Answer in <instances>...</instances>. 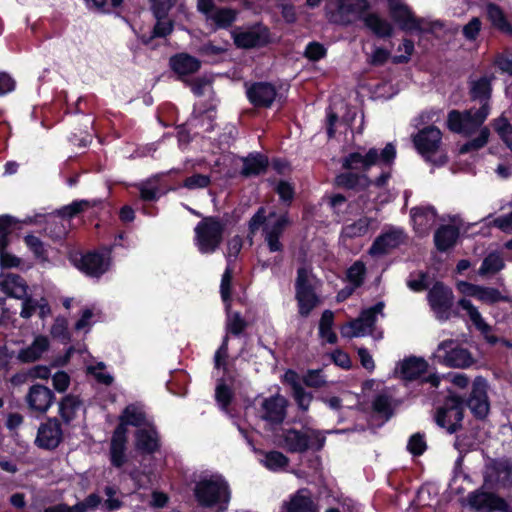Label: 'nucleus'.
<instances>
[{"instance_id":"obj_1","label":"nucleus","mask_w":512,"mask_h":512,"mask_svg":"<svg viewBox=\"0 0 512 512\" xmlns=\"http://www.w3.org/2000/svg\"><path fill=\"white\" fill-rule=\"evenodd\" d=\"M194 496L203 508L225 511L231 499V490L225 478L216 474L198 481L194 487Z\"/></svg>"},{"instance_id":"obj_2","label":"nucleus","mask_w":512,"mask_h":512,"mask_svg":"<svg viewBox=\"0 0 512 512\" xmlns=\"http://www.w3.org/2000/svg\"><path fill=\"white\" fill-rule=\"evenodd\" d=\"M280 447L290 453H304L308 450H320L325 444V435L311 427L284 428L276 435Z\"/></svg>"},{"instance_id":"obj_3","label":"nucleus","mask_w":512,"mask_h":512,"mask_svg":"<svg viewBox=\"0 0 512 512\" xmlns=\"http://www.w3.org/2000/svg\"><path fill=\"white\" fill-rule=\"evenodd\" d=\"M263 227L264 241L270 252H282L283 244L280 241L286 227L289 225V219L286 214L276 216L275 213H270L266 216L265 209L259 208L249 221V230L254 234L260 226Z\"/></svg>"},{"instance_id":"obj_4","label":"nucleus","mask_w":512,"mask_h":512,"mask_svg":"<svg viewBox=\"0 0 512 512\" xmlns=\"http://www.w3.org/2000/svg\"><path fill=\"white\" fill-rule=\"evenodd\" d=\"M319 286L320 280L314 275L312 269L303 266L297 270L295 299L300 316L308 317L312 310L321 304V298L317 293Z\"/></svg>"},{"instance_id":"obj_5","label":"nucleus","mask_w":512,"mask_h":512,"mask_svg":"<svg viewBox=\"0 0 512 512\" xmlns=\"http://www.w3.org/2000/svg\"><path fill=\"white\" fill-rule=\"evenodd\" d=\"M396 157V149L392 143H388L382 151L376 148L369 149L366 153L353 152L343 160V167L349 170L366 171L373 165L390 167Z\"/></svg>"},{"instance_id":"obj_6","label":"nucleus","mask_w":512,"mask_h":512,"mask_svg":"<svg viewBox=\"0 0 512 512\" xmlns=\"http://www.w3.org/2000/svg\"><path fill=\"white\" fill-rule=\"evenodd\" d=\"M224 224L215 217L203 218L194 228V243L202 254L214 253L223 240Z\"/></svg>"},{"instance_id":"obj_7","label":"nucleus","mask_w":512,"mask_h":512,"mask_svg":"<svg viewBox=\"0 0 512 512\" xmlns=\"http://www.w3.org/2000/svg\"><path fill=\"white\" fill-rule=\"evenodd\" d=\"M490 105L480 106V108H470L463 112L452 110L448 113V128L456 133L471 135L476 132L486 121L490 114Z\"/></svg>"},{"instance_id":"obj_8","label":"nucleus","mask_w":512,"mask_h":512,"mask_svg":"<svg viewBox=\"0 0 512 512\" xmlns=\"http://www.w3.org/2000/svg\"><path fill=\"white\" fill-rule=\"evenodd\" d=\"M434 358L437 362L454 368H467L475 362L471 352L452 339L439 343Z\"/></svg>"},{"instance_id":"obj_9","label":"nucleus","mask_w":512,"mask_h":512,"mask_svg":"<svg viewBox=\"0 0 512 512\" xmlns=\"http://www.w3.org/2000/svg\"><path fill=\"white\" fill-rule=\"evenodd\" d=\"M383 310V302H378L374 306L364 309L358 318L341 327V335L345 338H354L371 334L378 316H384Z\"/></svg>"},{"instance_id":"obj_10","label":"nucleus","mask_w":512,"mask_h":512,"mask_svg":"<svg viewBox=\"0 0 512 512\" xmlns=\"http://www.w3.org/2000/svg\"><path fill=\"white\" fill-rule=\"evenodd\" d=\"M427 300L438 320L446 321L451 317L454 295L449 287L442 283L434 284L427 294Z\"/></svg>"},{"instance_id":"obj_11","label":"nucleus","mask_w":512,"mask_h":512,"mask_svg":"<svg viewBox=\"0 0 512 512\" xmlns=\"http://www.w3.org/2000/svg\"><path fill=\"white\" fill-rule=\"evenodd\" d=\"M369 9L367 0H341L334 13V21L347 25L361 19Z\"/></svg>"},{"instance_id":"obj_12","label":"nucleus","mask_w":512,"mask_h":512,"mask_svg":"<svg viewBox=\"0 0 512 512\" xmlns=\"http://www.w3.org/2000/svg\"><path fill=\"white\" fill-rule=\"evenodd\" d=\"M412 140L417 151L426 158H429L430 155L439 149L442 133L437 127L428 126L419 130Z\"/></svg>"},{"instance_id":"obj_13","label":"nucleus","mask_w":512,"mask_h":512,"mask_svg":"<svg viewBox=\"0 0 512 512\" xmlns=\"http://www.w3.org/2000/svg\"><path fill=\"white\" fill-rule=\"evenodd\" d=\"M487 392V381L482 377H477L473 382L471 395L468 399V407L478 418L486 417L489 412L490 403Z\"/></svg>"},{"instance_id":"obj_14","label":"nucleus","mask_w":512,"mask_h":512,"mask_svg":"<svg viewBox=\"0 0 512 512\" xmlns=\"http://www.w3.org/2000/svg\"><path fill=\"white\" fill-rule=\"evenodd\" d=\"M75 266L88 276L99 277L108 270L110 260L107 256L90 252L73 259Z\"/></svg>"},{"instance_id":"obj_15","label":"nucleus","mask_w":512,"mask_h":512,"mask_svg":"<svg viewBox=\"0 0 512 512\" xmlns=\"http://www.w3.org/2000/svg\"><path fill=\"white\" fill-rule=\"evenodd\" d=\"M287 400L284 396L274 395L263 400L261 418L270 424H280L286 418Z\"/></svg>"},{"instance_id":"obj_16","label":"nucleus","mask_w":512,"mask_h":512,"mask_svg":"<svg viewBox=\"0 0 512 512\" xmlns=\"http://www.w3.org/2000/svg\"><path fill=\"white\" fill-rule=\"evenodd\" d=\"M234 43L240 48L261 46L267 41V32L260 26L236 28L232 31Z\"/></svg>"},{"instance_id":"obj_17","label":"nucleus","mask_w":512,"mask_h":512,"mask_svg":"<svg viewBox=\"0 0 512 512\" xmlns=\"http://www.w3.org/2000/svg\"><path fill=\"white\" fill-rule=\"evenodd\" d=\"M458 305L466 311L472 324L480 331L489 344L495 345L499 341L498 337L491 334V326L485 322L478 308L469 299L461 298L458 301Z\"/></svg>"},{"instance_id":"obj_18","label":"nucleus","mask_w":512,"mask_h":512,"mask_svg":"<svg viewBox=\"0 0 512 512\" xmlns=\"http://www.w3.org/2000/svg\"><path fill=\"white\" fill-rule=\"evenodd\" d=\"M462 419V407L460 403L455 401H452L451 403L447 402L437 411L436 415L437 424L442 428L447 429V431L450 433L456 431Z\"/></svg>"},{"instance_id":"obj_19","label":"nucleus","mask_w":512,"mask_h":512,"mask_svg":"<svg viewBox=\"0 0 512 512\" xmlns=\"http://www.w3.org/2000/svg\"><path fill=\"white\" fill-rule=\"evenodd\" d=\"M54 400L53 392L42 385H33L26 396L29 408L33 411L45 413Z\"/></svg>"},{"instance_id":"obj_20","label":"nucleus","mask_w":512,"mask_h":512,"mask_svg":"<svg viewBox=\"0 0 512 512\" xmlns=\"http://www.w3.org/2000/svg\"><path fill=\"white\" fill-rule=\"evenodd\" d=\"M61 439L60 423L56 419H50L38 429L36 443L39 447L52 449L59 445Z\"/></svg>"},{"instance_id":"obj_21","label":"nucleus","mask_w":512,"mask_h":512,"mask_svg":"<svg viewBox=\"0 0 512 512\" xmlns=\"http://www.w3.org/2000/svg\"><path fill=\"white\" fill-rule=\"evenodd\" d=\"M388 7L392 18L402 29L416 30L420 28L419 21L401 0H388Z\"/></svg>"},{"instance_id":"obj_22","label":"nucleus","mask_w":512,"mask_h":512,"mask_svg":"<svg viewBox=\"0 0 512 512\" xmlns=\"http://www.w3.org/2000/svg\"><path fill=\"white\" fill-rule=\"evenodd\" d=\"M247 97L258 107H269L276 97V89L270 83H254L247 89Z\"/></svg>"},{"instance_id":"obj_23","label":"nucleus","mask_w":512,"mask_h":512,"mask_svg":"<svg viewBox=\"0 0 512 512\" xmlns=\"http://www.w3.org/2000/svg\"><path fill=\"white\" fill-rule=\"evenodd\" d=\"M415 231L426 235L436 223V212L431 206L414 207L410 211Z\"/></svg>"},{"instance_id":"obj_24","label":"nucleus","mask_w":512,"mask_h":512,"mask_svg":"<svg viewBox=\"0 0 512 512\" xmlns=\"http://www.w3.org/2000/svg\"><path fill=\"white\" fill-rule=\"evenodd\" d=\"M404 241L401 230L391 229L378 236L369 249L371 255L385 254L389 250L398 247Z\"/></svg>"},{"instance_id":"obj_25","label":"nucleus","mask_w":512,"mask_h":512,"mask_svg":"<svg viewBox=\"0 0 512 512\" xmlns=\"http://www.w3.org/2000/svg\"><path fill=\"white\" fill-rule=\"evenodd\" d=\"M390 178V171H383L381 175L374 181L370 182L365 175H358L352 172L341 174L337 177V183L347 188L366 187L373 184L376 187H383Z\"/></svg>"},{"instance_id":"obj_26","label":"nucleus","mask_w":512,"mask_h":512,"mask_svg":"<svg viewBox=\"0 0 512 512\" xmlns=\"http://www.w3.org/2000/svg\"><path fill=\"white\" fill-rule=\"evenodd\" d=\"M364 26L375 36L379 38H389L393 35L392 24L377 13L367 12L363 16Z\"/></svg>"},{"instance_id":"obj_27","label":"nucleus","mask_w":512,"mask_h":512,"mask_svg":"<svg viewBox=\"0 0 512 512\" xmlns=\"http://www.w3.org/2000/svg\"><path fill=\"white\" fill-rule=\"evenodd\" d=\"M49 348V340L46 336L39 335L27 347L18 352L17 359L23 363H31L39 360Z\"/></svg>"},{"instance_id":"obj_28","label":"nucleus","mask_w":512,"mask_h":512,"mask_svg":"<svg viewBox=\"0 0 512 512\" xmlns=\"http://www.w3.org/2000/svg\"><path fill=\"white\" fill-rule=\"evenodd\" d=\"M0 288L8 296L18 299L24 298L27 293V284L24 279L13 273L0 275Z\"/></svg>"},{"instance_id":"obj_29","label":"nucleus","mask_w":512,"mask_h":512,"mask_svg":"<svg viewBox=\"0 0 512 512\" xmlns=\"http://www.w3.org/2000/svg\"><path fill=\"white\" fill-rule=\"evenodd\" d=\"M147 426L148 428L136 432V448L143 453L151 454L159 448V436L150 424Z\"/></svg>"},{"instance_id":"obj_30","label":"nucleus","mask_w":512,"mask_h":512,"mask_svg":"<svg viewBox=\"0 0 512 512\" xmlns=\"http://www.w3.org/2000/svg\"><path fill=\"white\" fill-rule=\"evenodd\" d=\"M126 431L122 427H117L114 431L111 440V462L116 467H121L125 462V447H126Z\"/></svg>"},{"instance_id":"obj_31","label":"nucleus","mask_w":512,"mask_h":512,"mask_svg":"<svg viewBox=\"0 0 512 512\" xmlns=\"http://www.w3.org/2000/svg\"><path fill=\"white\" fill-rule=\"evenodd\" d=\"M127 425L136 427L149 425L146 420V414L141 405L131 404L124 409L122 415L120 416V423L118 427L123 426L124 430L127 432Z\"/></svg>"},{"instance_id":"obj_32","label":"nucleus","mask_w":512,"mask_h":512,"mask_svg":"<svg viewBox=\"0 0 512 512\" xmlns=\"http://www.w3.org/2000/svg\"><path fill=\"white\" fill-rule=\"evenodd\" d=\"M285 508L287 512H317L311 494L306 489H301L293 495L285 504Z\"/></svg>"},{"instance_id":"obj_33","label":"nucleus","mask_w":512,"mask_h":512,"mask_svg":"<svg viewBox=\"0 0 512 512\" xmlns=\"http://www.w3.org/2000/svg\"><path fill=\"white\" fill-rule=\"evenodd\" d=\"M468 503L474 510L491 512L501 498L485 491H474L467 497Z\"/></svg>"},{"instance_id":"obj_34","label":"nucleus","mask_w":512,"mask_h":512,"mask_svg":"<svg viewBox=\"0 0 512 512\" xmlns=\"http://www.w3.org/2000/svg\"><path fill=\"white\" fill-rule=\"evenodd\" d=\"M491 78L487 76L480 77L470 82V94L473 100H478L481 106L489 105L491 97Z\"/></svg>"},{"instance_id":"obj_35","label":"nucleus","mask_w":512,"mask_h":512,"mask_svg":"<svg viewBox=\"0 0 512 512\" xmlns=\"http://www.w3.org/2000/svg\"><path fill=\"white\" fill-rule=\"evenodd\" d=\"M459 236L457 228L444 225L439 227L434 234V242L439 251H446L451 248Z\"/></svg>"},{"instance_id":"obj_36","label":"nucleus","mask_w":512,"mask_h":512,"mask_svg":"<svg viewBox=\"0 0 512 512\" xmlns=\"http://www.w3.org/2000/svg\"><path fill=\"white\" fill-rule=\"evenodd\" d=\"M428 364L422 358L410 357L401 364V376L406 380H415L427 371Z\"/></svg>"},{"instance_id":"obj_37","label":"nucleus","mask_w":512,"mask_h":512,"mask_svg":"<svg viewBox=\"0 0 512 512\" xmlns=\"http://www.w3.org/2000/svg\"><path fill=\"white\" fill-rule=\"evenodd\" d=\"M170 64L172 69L180 75L195 73L200 68V61L188 54H179L172 57Z\"/></svg>"},{"instance_id":"obj_38","label":"nucleus","mask_w":512,"mask_h":512,"mask_svg":"<svg viewBox=\"0 0 512 512\" xmlns=\"http://www.w3.org/2000/svg\"><path fill=\"white\" fill-rule=\"evenodd\" d=\"M268 160L261 154H250L243 160L241 174L246 177L257 176L266 171Z\"/></svg>"},{"instance_id":"obj_39","label":"nucleus","mask_w":512,"mask_h":512,"mask_svg":"<svg viewBox=\"0 0 512 512\" xmlns=\"http://www.w3.org/2000/svg\"><path fill=\"white\" fill-rule=\"evenodd\" d=\"M374 219L369 217H362L357 221L343 227L342 234L348 238L361 237L369 232L371 224Z\"/></svg>"},{"instance_id":"obj_40","label":"nucleus","mask_w":512,"mask_h":512,"mask_svg":"<svg viewBox=\"0 0 512 512\" xmlns=\"http://www.w3.org/2000/svg\"><path fill=\"white\" fill-rule=\"evenodd\" d=\"M334 324V313L331 310H325L322 313L319 323V334L328 343L334 344L337 342V335L332 330Z\"/></svg>"},{"instance_id":"obj_41","label":"nucleus","mask_w":512,"mask_h":512,"mask_svg":"<svg viewBox=\"0 0 512 512\" xmlns=\"http://www.w3.org/2000/svg\"><path fill=\"white\" fill-rule=\"evenodd\" d=\"M504 266L502 256L497 252H492L484 258L478 274L481 276L495 274L502 270Z\"/></svg>"},{"instance_id":"obj_42","label":"nucleus","mask_w":512,"mask_h":512,"mask_svg":"<svg viewBox=\"0 0 512 512\" xmlns=\"http://www.w3.org/2000/svg\"><path fill=\"white\" fill-rule=\"evenodd\" d=\"M81 408V402L78 397L73 395L66 396L59 404V412L65 422L72 421L77 411Z\"/></svg>"},{"instance_id":"obj_43","label":"nucleus","mask_w":512,"mask_h":512,"mask_svg":"<svg viewBox=\"0 0 512 512\" xmlns=\"http://www.w3.org/2000/svg\"><path fill=\"white\" fill-rule=\"evenodd\" d=\"M492 126L501 140L512 151V125L509 120L501 115L493 121Z\"/></svg>"},{"instance_id":"obj_44","label":"nucleus","mask_w":512,"mask_h":512,"mask_svg":"<svg viewBox=\"0 0 512 512\" xmlns=\"http://www.w3.org/2000/svg\"><path fill=\"white\" fill-rule=\"evenodd\" d=\"M487 15L492 24L505 33H512V26L506 20L502 10L494 5L489 4L487 6Z\"/></svg>"},{"instance_id":"obj_45","label":"nucleus","mask_w":512,"mask_h":512,"mask_svg":"<svg viewBox=\"0 0 512 512\" xmlns=\"http://www.w3.org/2000/svg\"><path fill=\"white\" fill-rule=\"evenodd\" d=\"M261 463L269 470H279L286 467L289 463V459L282 452L270 451L264 453V458Z\"/></svg>"},{"instance_id":"obj_46","label":"nucleus","mask_w":512,"mask_h":512,"mask_svg":"<svg viewBox=\"0 0 512 512\" xmlns=\"http://www.w3.org/2000/svg\"><path fill=\"white\" fill-rule=\"evenodd\" d=\"M45 233L54 240H59L66 234L63 220L57 216H49L46 221Z\"/></svg>"},{"instance_id":"obj_47","label":"nucleus","mask_w":512,"mask_h":512,"mask_svg":"<svg viewBox=\"0 0 512 512\" xmlns=\"http://www.w3.org/2000/svg\"><path fill=\"white\" fill-rule=\"evenodd\" d=\"M208 20L212 21L217 28H226L234 22L235 13L231 9L220 8L208 16Z\"/></svg>"},{"instance_id":"obj_48","label":"nucleus","mask_w":512,"mask_h":512,"mask_svg":"<svg viewBox=\"0 0 512 512\" xmlns=\"http://www.w3.org/2000/svg\"><path fill=\"white\" fill-rule=\"evenodd\" d=\"M366 273V267L363 262L356 261L353 265L347 270V280L349 281L354 288H358L362 285L364 281Z\"/></svg>"},{"instance_id":"obj_49","label":"nucleus","mask_w":512,"mask_h":512,"mask_svg":"<svg viewBox=\"0 0 512 512\" xmlns=\"http://www.w3.org/2000/svg\"><path fill=\"white\" fill-rule=\"evenodd\" d=\"M227 311L226 329L233 335H240L247 327V322L242 318L240 313H231L230 309Z\"/></svg>"},{"instance_id":"obj_50","label":"nucleus","mask_w":512,"mask_h":512,"mask_svg":"<svg viewBox=\"0 0 512 512\" xmlns=\"http://www.w3.org/2000/svg\"><path fill=\"white\" fill-rule=\"evenodd\" d=\"M477 299L486 304H494L499 301H509V297L502 295L496 288L484 286L480 287Z\"/></svg>"},{"instance_id":"obj_51","label":"nucleus","mask_w":512,"mask_h":512,"mask_svg":"<svg viewBox=\"0 0 512 512\" xmlns=\"http://www.w3.org/2000/svg\"><path fill=\"white\" fill-rule=\"evenodd\" d=\"M489 135V129L487 127H482L480 129L479 135L476 138L461 146L460 153L464 154L484 147L488 142Z\"/></svg>"},{"instance_id":"obj_52","label":"nucleus","mask_w":512,"mask_h":512,"mask_svg":"<svg viewBox=\"0 0 512 512\" xmlns=\"http://www.w3.org/2000/svg\"><path fill=\"white\" fill-rule=\"evenodd\" d=\"M231 281L232 270L228 267L222 275L220 284V293L223 302L225 303L226 310L230 309V296H231Z\"/></svg>"},{"instance_id":"obj_53","label":"nucleus","mask_w":512,"mask_h":512,"mask_svg":"<svg viewBox=\"0 0 512 512\" xmlns=\"http://www.w3.org/2000/svg\"><path fill=\"white\" fill-rule=\"evenodd\" d=\"M24 241L27 247L33 252L36 258L46 259L47 251L44 243L34 235H26Z\"/></svg>"},{"instance_id":"obj_54","label":"nucleus","mask_w":512,"mask_h":512,"mask_svg":"<svg viewBox=\"0 0 512 512\" xmlns=\"http://www.w3.org/2000/svg\"><path fill=\"white\" fill-rule=\"evenodd\" d=\"M210 183V176L204 174H194L184 180L183 187L189 190L203 189L209 186Z\"/></svg>"},{"instance_id":"obj_55","label":"nucleus","mask_w":512,"mask_h":512,"mask_svg":"<svg viewBox=\"0 0 512 512\" xmlns=\"http://www.w3.org/2000/svg\"><path fill=\"white\" fill-rule=\"evenodd\" d=\"M105 364L103 362H98L96 365L88 366V373L92 374L95 379L104 385H111L113 382V376L104 371Z\"/></svg>"},{"instance_id":"obj_56","label":"nucleus","mask_w":512,"mask_h":512,"mask_svg":"<svg viewBox=\"0 0 512 512\" xmlns=\"http://www.w3.org/2000/svg\"><path fill=\"white\" fill-rule=\"evenodd\" d=\"M391 398L385 394L378 395L373 401V408L376 412L386 416L387 418L391 416Z\"/></svg>"},{"instance_id":"obj_57","label":"nucleus","mask_w":512,"mask_h":512,"mask_svg":"<svg viewBox=\"0 0 512 512\" xmlns=\"http://www.w3.org/2000/svg\"><path fill=\"white\" fill-rule=\"evenodd\" d=\"M156 18H165L176 0H149Z\"/></svg>"},{"instance_id":"obj_58","label":"nucleus","mask_w":512,"mask_h":512,"mask_svg":"<svg viewBox=\"0 0 512 512\" xmlns=\"http://www.w3.org/2000/svg\"><path fill=\"white\" fill-rule=\"evenodd\" d=\"M292 395L302 411H307L312 401V394L304 390L302 386H296V389L292 392Z\"/></svg>"},{"instance_id":"obj_59","label":"nucleus","mask_w":512,"mask_h":512,"mask_svg":"<svg viewBox=\"0 0 512 512\" xmlns=\"http://www.w3.org/2000/svg\"><path fill=\"white\" fill-rule=\"evenodd\" d=\"M481 20L478 17H473L464 27L462 33L469 41L476 40L479 32L481 31Z\"/></svg>"},{"instance_id":"obj_60","label":"nucleus","mask_w":512,"mask_h":512,"mask_svg":"<svg viewBox=\"0 0 512 512\" xmlns=\"http://www.w3.org/2000/svg\"><path fill=\"white\" fill-rule=\"evenodd\" d=\"M303 382L313 388H320L325 385L326 380L321 370H309L303 377Z\"/></svg>"},{"instance_id":"obj_61","label":"nucleus","mask_w":512,"mask_h":512,"mask_svg":"<svg viewBox=\"0 0 512 512\" xmlns=\"http://www.w3.org/2000/svg\"><path fill=\"white\" fill-rule=\"evenodd\" d=\"M399 51H404L405 54L396 55L392 58L393 63L400 64L409 61L414 51V43L411 40L405 39L403 43L398 47Z\"/></svg>"},{"instance_id":"obj_62","label":"nucleus","mask_w":512,"mask_h":512,"mask_svg":"<svg viewBox=\"0 0 512 512\" xmlns=\"http://www.w3.org/2000/svg\"><path fill=\"white\" fill-rule=\"evenodd\" d=\"M104 494L107 499L104 502V506L109 511L118 510L122 506V501L118 499L116 496L117 490L114 487L107 486L104 489Z\"/></svg>"},{"instance_id":"obj_63","label":"nucleus","mask_w":512,"mask_h":512,"mask_svg":"<svg viewBox=\"0 0 512 512\" xmlns=\"http://www.w3.org/2000/svg\"><path fill=\"white\" fill-rule=\"evenodd\" d=\"M407 448L413 455H421L426 450L424 437L419 433L412 435L408 441Z\"/></svg>"},{"instance_id":"obj_64","label":"nucleus","mask_w":512,"mask_h":512,"mask_svg":"<svg viewBox=\"0 0 512 512\" xmlns=\"http://www.w3.org/2000/svg\"><path fill=\"white\" fill-rule=\"evenodd\" d=\"M325 53L326 50L322 44L311 42L307 45L304 55L312 61H317L324 57Z\"/></svg>"}]
</instances>
